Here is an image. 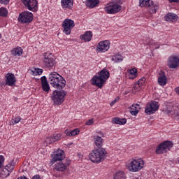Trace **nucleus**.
Here are the masks:
<instances>
[{
    "label": "nucleus",
    "instance_id": "obj_1",
    "mask_svg": "<svg viewBox=\"0 0 179 179\" xmlns=\"http://www.w3.org/2000/svg\"><path fill=\"white\" fill-rule=\"evenodd\" d=\"M94 143L98 148H94L90 154V160L93 163H101L103 162L107 155V151L105 148H101L103 146V138L99 136H93Z\"/></svg>",
    "mask_w": 179,
    "mask_h": 179
},
{
    "label": "nucleus",
    "instance_id": "obj_2",
    "mask_svg": "<svg viewBox=\"0 0 179 179\" xmlns=\"http://www.w3.org/2000/svg\"><path fill=\"white\" fill-rule=\"evenodd\" d=\"M109 77V71L107 69H103L98 73V75H95L92 78L91 83L93 86L101 89Z\"/></svg>",
    "mask_w": 179,
    "mask_h": 179
},
{
    "label": "nucleus",
    "instance_id": "obj_3",
    "mask_svg": "<svg viewBox=\"0 0 179 179\" xmlns=\"http://www.w3.org/2000/svg\"><path fill=\"white\" fill-rule=\"evenodd\" d=\"M49 83L55 89L62 90L65 87L66 81L57 72L53 71L49 73Z\"/></svg>",
    "mask_w": 179,
    "mask_h": 179
},
{
    "label": "nucleus",
    "instance_id": "obj_4",
    "mask_svg": "<svg viewBox=\"0 0 179 179\" xmlns=\"http://www.w3.org/2000/svg\"><path fill=\"white\" fill-rule=\"evenodd\" d=\"M139 6L148 8L150 15L156 14L159 8V3L151 0H139Z\"/></svg>",
    "mask_w": 179,
    "mask_h": 179
},
{
    "label": "nucleus",
    "instance_id": "obj_5",
    "mask_svg": "<svg viewBox=\"0 0 179 179\" xmlns=\"http://www.w3.org/2000/svg\"><path fill=\"white\" fill-rule=\"evenodd\" d=\"M66 94L67 92L65 90H55L53 91V94H52L50 99L55 105L60 106L64 102Z\"/></svg>",
    "mask_w": 179,
    "mask_h": 179
},
{
    "label": "nucleus",
    "instance_id": "obj_6",
    "mask_svg": "<svg viewBox=\"0 0 179 179\" xmlns=\"http://www.w3.org/2000/svg\"><path fill=\"white\" fill-rule=\"evenodd\" d=\"M145 161L142 158H136L133 159L127 166V169L129 171L136 173L140 171L144 168Z\"/></svg>",
    "mask_w": 179,
    "mask_h": 179
},
{
    "label": "nucleus",
    "instance_id": "obj_7",
    "mask_svg": "<svg viewBox=\"0 0 179 179\" xmlns=\"http://www.w3.org/2000/svg\"><path fill=\"white\" fill-rule=\"evenodd\" d=\"M121 4L118 1H112L104 7V11L108 15L117 14L122 10Z\"/></svg>",
    "mask_w": 179,
    "mask_h": 179
},
{
    "label": "nucleus",
    "instance_id": "obj_8",
    "mask_svg": "<svg viewBox=\"0 0 179 179\" xmlns=\"http://www.w3.org/2000/svg\"><path fill=\"white\" fill-rule=\"evenodd\" d=\"M173 147V143L171 141H166L160 143L156 148L155 152L157 155L164 154L170 151Z\"/></svg>",
    "mask_w": 179,
    "mask_h": 179
},
{
    "label": "nucleus",
    "instance_id": "obj_9",
    "mask_svg": "<svg viewBox=\"0 0 179 179\" xmlns=\"http://www.w3.org/2000/svg\"><path fill=\"white\" fill-rule=\"evenodd\" d=\"M34 15L31 12L24 11L20 14L18 21L23 24H29L33 21Z\"/></svg>",
    "mask_w": 179,
    "mask_h": 179
},
{
    "label": "nucleus",
    "instance_id": "obj_10",
    "mask_svg": "<svg viewBox=\"0 0 179 179\" xmlns=\"http://www.w3.org/2000/svg\"><path fill=\"white\" fill-rule=\"evenodd\" d=\"M159 108V104L157 101H151L148 103L145 108V113L152 115L155 113Z\"/></svg>",
    "mask_w": 179,
    "mask_h": 179
},
{
    "label": "nucleus",
    "instance_id": "obj_11",
    "mask_svg": "<svg viewBox=\"0 0 179 179\" xmlns=\"http://www.w3.org/2000/svg\"><path fill=\"white\" fill-rule=\"evenodd\" d=\"M63 33L66 35H70L71 33V29L74 28L75 23L71 19H66L63 21Z\"/></svg>",
    "mask_w": 179,
    "mask_h": 179
},
{
    "label": "nucleus",
    "instance_id": "obj_12",
    "mask_svg": "<svg viewBox=\"0 0 179 179\" xmlns=\"http://www.w3.org/2000/svg\"><path fill=\"white\" fill-rule=\"evenodd\" d=\"M43 63L48 69H50L55 66V60L53 59V55L52 53L45 52Z\"/></svg>",
    "mask_w": 179,
    "mask_h": 179
},
{
    "label": "nucleus",
    "instance_id": "obj_13",
    "mask_svg": "<svg viewBox=\"0 0 179 179\" xmlns=\"http://www.w3.org/2000/svg\"><path fill=\"white\" fill-rule=\"evenodd\" d=\"M167 66L171 69H176L179 67V55H171L167 59Z\"/></svg>",
    "mask_w": 179,
    "mask_h": 179
},
{
    "label": "nucleus",
    "instance_id": "obj_14",
    "mask_svg": "<svg viewBox=\"0 0 179 179\" xmlns=\"http://www.w3.org/2000/svg\"><path fill=\"white\" fill-rule=\"evenodd\" d=\"M25 7L31 12H36L38 8L37 0H21Z\"/></svg>",
    "mask_w": 179,
    "mask_h": 179
},
{
    "label": "nucleus",
    "instance_id": "obj_15",
    "mask_svg": "<svg viewBox=\"0 0 179 179\" xmlns=\"http://www.w3.org/2000/svg\"><path fill=\"white\" fill-rule=\"evenodd\" d=\"M70 164V159H66V161H60V162H56V164L53 165V169L57 171L64 172L67 170Z\"/></svg>",
    "mask_w": 179,
    "mask_h": 179
},
{
    "label": "nucleus",
    "instance_id": "obj_16",
    "mask_svg": "<svg viewBox=\"0 0 179 179\" xmlns=\"http://www.w3.org/2000/svg\"><path fill=\"white\" fill-rule=\"evenodd\" d=\"M110 43L108 40L100 41L96 46V51L100 53H104L110 49Z\"/></svg>",
    "mask_w": 179,
    "mask_h": 179
},
{
    "label": "nucleus",
    "instance_id": "obj_17",
    "mask_svg": "<svg viewBox=\"0 0 179 179\" xmlns=\"http://www.w3.org/2000/svg\"><path fill=\"white\" fill-rule=\"evenodd\" d=\"M65 159V152L59 148L52 154V164H54L57 161H62Z\"/></svg>",
    "mask_w": 179,
    "mask_h": 179
},
{
    "label": "nucleus",
    "instance_id": "obj_18",
    "mask_svg": "<svg viewBox=\"0 0 179 179\" xmlns=\"http://www.w3.org/2000/svg\"><path fill=\"white\" fill-rule=\"evenodd\" d=\"M146 78L145 77H142L140 78L136 83H134L131 92L133 94H136V92L141 91L143 87L145 85Z\"/></svg>",
    "mask_w": 179,
    "mask_h": 179
},
{
    "label": "nucleus",
    "instance_id": "obj_19",
    "mask_svg": "<svg viewBox=\"0 0 179 179\" xmlns=\"http://www.w3.org/2000/svg\"><path fill=\"white\" fill-rule=\"evenodd\" d=\"M5 81H6V84L8 86H10V87L15 86L16 83V77L15 74H13V73H6V75L5 76Z\"/></svg>",
    "mask_w": 179,
    "mask_h": 179
},
{
    "label": "nucleus",
    "instance_id": "obj_20",
    "mask_svg": "<svg viewBox=\"0 0 179 179\" xmlns=\"http://www.w3.org/2000/svg\"><path fill=\"white\" fill-rule=\"evenodd\" d=\"M164 19L166 22H174L178 20V16L175 13H169L166 15V16L164 17Z\"/></svg>",
    "mask_w": 179,
    "mask_h": 179
},
{
    "label": "nucleus",
    "instance_id": "obj_21",
    "mask_svg": "<svg viewBox=\"0 0 179 179\" xmlns=\"http://www.w3.org/2000/svg\"><path fill=\"white\" fill-rule=\"evenodd\" d=\"M41 84H42L43 90L45 92H48L50 89V84H49L45 76H43L41 78Z\"/></svg>",
    "mask_w": 179,
    "mask_h": 179
},
{
    "label": "nucleus",
    "instance_id": "obj_22",
    "mask_svg": "<svg viewBox=\"0 0 179 179\" xmlns=\"http://www.w3.org/2000/svg\"><path fill=\"white\" fill-rule=\"evenodd\" d=\"M128 77L130 80H134L138 76V70L136 68H132L127 70Z\"/></svg>",
    "mask_w": 179,
    "mask_h": 179
},
{
    "label": "nucleus",
    "instance_id": "obj_23",
    "mask_svg": "<svg viewBox=\"0 0 179 179\" xmlns=\"http://www.w3.org/2000/svg\"><path fill=\"white\" fill-rule=\"evenodd\" d=\"M140 109V105L136 103V104H133L130 106L129 108V113L131 115L136 116L138 115Z\"/></svg>",
    "mask_w": 179,
    "mask_h": 179
},
{
    "label": "nucleus",
    "instance_id": "obj_24",
    "mask_svg": "<svg viewBox=\"0 0 179 179\" xmlns=\"http://www.w3.org/2000/svg\"><path fill=\"white\" fill-rule=\"evenodd\" d=\"M158 84L160 86H165L167 83V77L166 76L162 73L159 75V76L158 77Z\"/></svg>",
    "mask_w": 179,
    "mask_h": 179
},
{
    "label": "nucleus",
    "instance_id": "obj_25",
    "mask_svg": "<svg viewBox=\"0 0 179 179\" xmlns=\"http://www.w3.org/2000/svg\"><path fill=\"white\" fill-rule=\"evenodd\" d=\"M23 53V50L21 47H17L11 50V55L15 57H20Z\"/></svg>",
    "mask_w": 179,
    "mask_h": 179
},
{
    "label": "nucleus",
    "instance_id": "obj_26",
    "mask_svg": "<svg viewBox=\"0 0 179 179\" xmlns=\"http://www.w3.org/2000/svg\"><path fill=\"white\" fill-rule=\"evenodd\" d=\"M92 38V33L90 31H86L84 34L81 35V39L85 42H90Z\"/></svg>",
    "mask_w": 179,
    "mask_h": 179
},
{
    "label": "nucleus",
    "instance_id": "obj_27",
    "mask_svg": "<svg viewBox=\"0 0 179 179\" xmlns=\"http://www.w3.org/2000/svg\"><path fill=\"white\" fill-rule=\"evenodd\" d=\"M61 3H62V7H63V8L69 9L73 6L72 0H62Z\"/></svg>",
    "mask_w": 179,
    "mask_h": 179
},
{
    "label": "nucleus",
    "instance_id": "obj_28",
    "mask_svg": "<svg viewBox=\"0 0 179 179\" xmlns=\"http://www.w3.org/2000/svg\"><path fill=\"white\" fill-rule=\"evenodd\" d=\"M163 110L167 115L176 114V111L174 110V107L173 106H171V105L166 106V108H164Z\"/></svg>",
    "mask_w": 179,
    "mask_h": 179
},
{
    "label": "nucleus",
    "instance_id": "obj_29",
    "mask_svg": "<svg viewBox=\"0 0 179 179\" xmlns=\"http://www.w3.org/2000/svg\"><path fill=\"white\" fill-rule=\"evenodd\" d=\"M99 4V0H87V6L90 8H94Z\"/></svg>",
    "mask_w": 179,
    "mask_h": 179
},
{
    "label": "nucleus",
    "instance_id": "obj_30",
    "mask_svg": "<svg viewBox=\"0 0 179 179\" xmlns=\"http://www.w3.org/2000/svg\"><path fill=\"white\" fill-rule=\"evenodd\" d=\"M113 122L115 124L124 125L127 123V119L126 118L115 117V118H113Z\"/></svg>",
    "mask_w": 179,
    "mask_h": 179
},
{
    "label": "nucleus",
    "instance_id": "obj_31",
    "mask_svg": "<svg viewBox=\"0 0 179 179\" xmlns=\"http://www.w3.org/2000/svg\"><path fill=\"white\" fill-rule=\"evenodd\" d=\"M124 59V57L122 56L121 54L117 53L115 55H113L111 58V60L114 62L115 63H119L122 62Z\"/></svg>",
    "mask_w": 179,
    "mask_h": 179
},
{
    "label": "nucleus",
    "instance_id": "obj_32",
    "mask_svg": "<svg viewBox=\"0 0 179 179\" xmlns=\"http://www.w3.org/2000/svg\"><path fill=\"white\" fill-rule=\"evenodd\" d=\"M125 174L122 171H117L113 175V179H125Z\"/></svg>",
    "mask_w": 179,
    "mask_h": 179
},
{
    "label": "nucleus",
    "instance_id": "obj_33",
    "mask_svg": "<svg viewBox=\"0 0 179 179\" xmlns=\"http://www.w3.org/2000/svg\"><path fill=\"white\" fill-rule=\"evenodd\" d=\"M10 172L9 171H8L6 168H4L3 169V171L1 172L0 173V176L2 178H7L8 176H9Z\"/></svg>",
    "mask_w": 179,
    "mask_h": 179
},
{
    "label": "nucleus",
    "instance_id": "obj_34",
    "mask_svg": "<svg viewBox=\"0 0 179 179\" xmlns=\"http://www.w3.org/2000/svg\"><path fill=\"white\" fill-rule=\"evenodd\" d=\"M34 76H41L43 73V69L40 68H35L34 70L32 71Z\"/></svg>",
    "mask_w": 179,
    "mask_h": 179
},
{
    "label": "nucleus",
    "instance_id": "obj_35",
    "mask_svg": "<svg viewBox=\"0 0 179 179\" xmlns=\"http://www.w3.org/2000/svg\"><path fill=\"white\" fill-rule=\"evenodd\" d=\"M55 141H54V138L52 136L50 137H46V139H45V145H50Z\"/></svg>",
    "mask_w": 179,
    "mask_h": 179
},
{
    "label": "nucleus",
    "instance_id": "obj_36",
    "mask_svg": "<svg viewBox=\"0 0 179 179\" xmlns=\"http://www.w3.org/2000/svg\"><path fill=\"white\" fill-rule=\"evenodd\" d=\"M21 120V117L20 116H17L16 117H13L11 120H10V125H15L18 124Z\"/></svg>",
    "mask_w": 179,
    "mask_h": 179
},
{
    "label": "nucleus",
    "instance_id": "obj_37",
    "mask_svg": "<svg viewBox=\"0 0 179 179\" xmlns=\"http://www.w3.org/2000/svg\"><path fill=\"white\" fill-rule=\"evenodd\" d=\"M8 15V10L5 8H0V16L6 17Z\"/></svg>",
    "mask_w": 179,
    "mask_h": 179
},
{
    "label": "nucleus",
    "instance_id": "obj_38",
    "mask_svg": "<svg viewBox=\"0 0 179 179\" xmlns=\"http://www.w3.org/2000/svg\"><path fill=\"white\" fill-rule=\"evenodd\" d=\"M14 164H11V162L10 164H8V165H6V166H5V169H6L10 173H11L13 170H14Z\"/></svg>",
    "mask_w": 179,
    "mask_h": 179
},
{
    "label": "nucleus",
    "instance_id": "obj_39",
    "mask_svg": "<svg viewBox=\"0 0 179 179\" xmlns=\"http://www.w3.org/2000/svg\"><path fill=\"white\" fill-rule=\"evenodd\" d=\"M80 133L79 129H74L71 130V136H75Z\"/></svg>",
    "mask_w": 179,
    "mask_h": 179
},
{
    "label": "nucleus",
    "instance_id": "obj_40",
    "mask_svg": "<svg viewBox=\"0 0 179 179\" xmlns=\"http://www.w3.org/2000/svg\"><path fill=\"white\" fill-rule=\"evenodd\" d=\"M52 137H53V140L55 141V142H56L61 138L62 135H61V134H57L53 136Z\"/></svg>",
    "mask_w": 179,
    "mask_h": 179
},
{
    "label": "nucleus",
    "instance_id": "obj_41",
    "mask_svg": "<svg viewBox=\"0 0 179 179\" xmlns=\"http://www.w3.org/2000/svg\"><path fill=\"white\" fill-rule=\"evenodd\" d=\"M4 160V157L3 155H0V169L3 167Z\"/></svg>",
    "mask_w": 179,
    "mask_h": 179
},
{
    "label": "nucleus",
    "instance_id": "obj_42",
    "mask_svg": "<svg viewBox=\"0 0 179 179\" xmlns=\"http://www.w3.org/2000/svg\"><path fill=\"white\" fill-rule=\"evenodd\" d=\"M119 101H120V97L117 96L113 101L110 102V106H113Z\"/></svg>",
    "mask_w": 179,
    "mask_h": 179
},
{
    "label": "nucleus",
    "instance_id": "obj_43",
    "mask_svg": "<svg viewBox=\"0 0 179 179\" xmlns=\"http://www.w3.org/2000/svg\"><path fill=\"white\" fill-rule=\"evenodd\" d=\"M92 124H94L93 118H91V119L87 120V122H85V125H87V126H91Z\"/></svg>",
    "mask_w": 179,
    "mask_h": 179
},
{
    "label": "nucleus",
    "instance_id": "obj_44",
    "mask_svg": "<svg viewBox=\"0 0 179 179\" xmlns=\"http://www.w3.org/2000/svg\"><path fill=\"white\" fill-rule=\"evenodd\" d=\"M10 0H0V3L3 5H8Z\"/></svg>",
    "mask_w": 179,
    "mask_h": 179
},
{
    "label": "nucleus",
    "instance_id": "obj_45",
    "mask_svg": "<svg viewBox=\"0 0 179 179\" xmlns=\"http://www.w3.org/2000/svg\"><path fill=\"white\" fill-rule=\"evenodd\" d=\"M64 134H66V136L71 137V130L66 129V131H64Z\"/></svg>",
    "mask_w": 179,
    "mask_h": 179
},
{
    "label": "nucleus",
    "instance_id": "obj_46",
    "mask_svg": "<svg viewBox=\"0 0 179 179\" xmlns=\"http://www.w3.org/2000/svg\"><path fill=\"white\" fill-rule=\"evenodd\" d=\"M168 1L170 3H178L179 0H168Z\"/></svg>",
    "mask_w": 179,
    "mask_h": 179
},
{
    "label": "nucleus",
    "instance_id": "obj_47",
    "mask_svg": "<svg viewBox=\"0 0 179 179\" xmlns=\"http://www.w3.org/2000/svg\"><path fill=\"white\" fill-rule=\"evenodd\" d=\"M32 179H41V176H39V175H35V176H34Z\"/></svg>",
    "mask_w": 179,
    "mask_h": 179
},
{
    "label": "nucleus",
    "instance_id": "obj_48",
    "mask_svg": "<svg viewBox=\"0 0 179 179\" xmlns=\"http://www.w3.org/2000/svg\"><path fill=\"white\" fill-rule=\"evenodd\" d=\"M175 92L179 95V87L175 88Z\"/></svg>",
    "mask_w": 179,
    "mask_h": 179
},
{
    "label": "nucleus",
    "instance_id": "obj_49",
    "mask_svg": "<svg viewBox=\"0 0 179 179\" xmlns=\"http://www.w3.org/2000/svg\"><path fill=\"white\" fill-rule=\"evenodd\" d=\"M17 179H27V178L26 176H20Z\"/></svg>",
    "mask_w": 179,
    "mask_h": 179
},
{
    "label": "nucleus",
    "instance_id": "obj_50",
    "mask_svg": "<svg viewBox=\"0 0 179 179\" xmlns=\"http://www.w3.org/2000/svg\"><path fill=\"white\" fill-rule=\"evenodd\" d=\"M1 38V34H0V39Z\"/></svg>",
    "mask_w": 179,
    "mask_h": 179
},
{
    "label": "nucleus",
    "instance_id": "obj_51",
    "mask_svg": "<svg viewBox=\"0 0 179 179\" xmlns=\"http://www.w3.org/2000/svg\"><path fill=\"white\" fill-rule=\"evenodd\" d=\"M128 94V92H125V94Z\"/></svg>",
    "mask_w": 179,
    "mask_h": 179
},
{
    "label": "nucleus",
    "instance_id": "obj_52",
    "mask_svg": "<svg viewBox=\"0 0 179 179\" xmlns=\"http://www.w3.org/2000/svg\"><path fill=\"white\" fill-rule=\"evenodd\" d=\"M178 164H179V159H178Z\"/></svg>",
    "mask_w": 179,
    "mask_h": 179
},
{
    "label": "nucleus",
    "instance_id": "obj_53",
    "mask_svg": "<svg viewBox=\"0 0 179 179\" xmlns=\"http://www.w3.org/2000/svg\"><path fill=\"white\" fill-rule=\"evenodd\" d=\"M178 179H179V178Z\"/></svg>",
    "mask_w": 179,
    "mask_h": 179
}]
</instances>
